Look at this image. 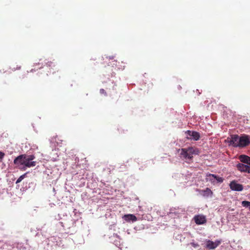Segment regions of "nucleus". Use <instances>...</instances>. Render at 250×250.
Instances as JSON below:
<instances>
[{
    "label": "nucleus",
    "mask_w": 250,
    "mask_h": 250,
    "mask_svg": "<svg viewBox=\"0 0 250 250\" xmlns=\"http://www.w3.org/2000/svg\"><path fill=\"white\" fill-rule=\"evenodd\" d=\"M194 154H196V151L193 147L182 148L181 150L180 155L185 159L191 160Z\"/></svg>",
    "instance_id": "nucleus-1"
},
{
    "label": "nucleus",
    "mask_w": 250,
    "mask_h": 250,
    "mask_svg": "<svg viewBox=\"0 0 250 250\" xmlns=\"http://www.w3.org/2000/svg\"><path fill=\"white\" fill-rule=\"evenodd\" d=\"M206 180L207 182H210L211 183L215 185L218 183H222L224 179L222 177L216 176L214 174H209L207 175Z\"/></svg>",
    "instance_id": "nucleus-2"
},
{
    "label": "nucleus",
    "mask_w": 250,
    "mask_h": 250,
    "mask_svg": "<svg viewBox=\"0 0 250 250\" xmlns=\"http://www.w3.org/2000/svg\"><path fill=\"white\" fill-rule=\"evenodd\" d=\"M239 147H244L250 144V137L246 134H243L239 137Z\"/></svg>",
    "instance_id": "nucleus-3"
},
{
    "label": "nucleus",
    "mask_w": 250,
    "mask_h": 250,
    "mask_svg": "<svg viewBox=\"0 0 250 250\" xmlns=\"http://www.w3.org/2000/svg\"><path fill=\"white\" fill-rule=\"evenodd\" d=\"M229 145L234 147H239V136L238 135H231L230 138H228Z\"/></svg>",
    "instance_id": "nucleus-4"
},
{
    "label": "nucleus",
    "mask_w": 250,
    "mask_h": 250,
    "mask_svg": "<svg viewBox=\"0 0 250 250\" xmlns=\"http://www.w3.org/2000/svg\"><path fill=\"white\" fill-rule=\"evenodd\" d=\"M186 134V138L188 140H194L197 141L199 140L200 138V135L198 132L196 131H193L190 130H188L185 132Z\"/></svg>",
    "instance_id": "nucleus-5"
},
{
    "label": "nucleus",
    "mask_w": 250,
    "mask_h": 250,
    "mask_svg": "<svg viewBox=\"0 0 250 250\" xmlns=\"http://www.w3.org/2000/svg\"><path fill=\"white\" fill-rule=\"evenodd\" d=\"M221 242V240H217L214 242L211 240H207L206 241V247L209 250H213L220 245Z\"/></svg>",
    "instance_id": "nucleus-6"
},
{
    "label": "nucleus",
    "mask_w": 250,
    "mask_h": 250,
    "mask_svg": "<svg viewBox=\"0 0 250 250\" xmlns=\"http://www.w3.org/2000/svg\"><path fill=\"white\" fill-rule=\"evenodd\" d=\"M24 158L25 156L24 154H21L18 157H17L14 160V164L16 165V166H24Z\"/></svg>",
    "instance_id": "nucleus-7"
},
{
    "label": "nucleus",
    "mask_w": 250,
    "mask_h": 250,
    "mask_svg": "<svg viewBox=\"0 0 250 250\" xmlns=\"http://www.w3.org/2000/svg\"><path fill=\"white\" fill-rule=\"evenodd\" d=\"M230 188L235 191H241L243 189L242 185L239 184L235 181L231 182L229 184Z\"/></svg>",
    "instance_id": "nucleus-8"
},
{
    "label": "nucleus",
    "mask_w": 250,
    "mask_h": 250,
    "mask_svg": "<svg viewBox=\"0 0 250 250\" xmlns=\"http://www.w3.org/2000/svg\"><path fill=\"white\" fill-rule=\"evenodd\" d=\"M237 169L241 172L250 173V166L246 165L243 164L239 163L237 165Z\"/></svg>",
    "instance_id": "nucleus-9"
},
{
    "label": "nucleus",
    "mask_w": 250,
    "mask_h": 250,
    "mask_svg": "<svg viewBox=\"0 0 250 250\" xmlns=\"http://www.w3.org/2000/svg\"><path fill=\"white\" fill-rule=\"evenodd\" d=\"M124 220L127 222H135L137 221V217L133 214H125L123 216Z\"/></svg>",
    "instance_id": "nucleus-10"
},
{
    "label": "nucleus",
    "mask_w": 250,
    "mask_h": 250,
    "mask_svg": "<svg viewBox=\"0 0 250 250\" xmlns=\"http://www.w3.org/2000/svg\"><path fill=\"white\" fill-rule=\"evenodd\" d=\"M239 159L242 163L250 166V157L245 155H241L239 156Z\"/></svg>",
    "instance_id": "nucleus-11"
},
{
    "label": "nucleus",
    "mask_w": 250,
    "mask_h": 250,
    "mask_svg": "<svg viewBox=\"0 0 250 250\" xmlns=\"http://www.w3.org/2000/svg\"><path fill=\"white\" fill-rule=\"evenodd\" d=\"M36 162L33 161L32 160V161L29 162L28 163H26L25 164V166H23L22 167H21L20 169L22 170H25L26 169V167H35L36 166Z\"/></svg>",
    "instance_id": "nucleus-12"
},
{
    "label": "nucleus",
    "mask_w": 250,
    "mask_h": 250,
    "mask_svg": "<svg viewBox=\"0 0 250 250\" xmlns=\"http://www.w3.org/2000/svg\"><path fill=\"white\" fill-rule=\"evenodd\" d=\"M194 220L198 225L203 224V216L196 215L194 217Z\"/></svg>",
    "instance_id": "nucleus-13"
},
{
    "label": "nucleus",
    "mask_w": 250,
    "mask_h": 250,
    "mask_svg": "<svg viewBox=\"0 0 250 250\" xmlns=\"http://www.w3.org/2000/svg\"><path fill=\"white\" fill-rule=\"evenodd\" d=\"M25 158H24V166H25V164L26 163H28L29 162L35 159V157L33 155H27L26 154H24Z\"/></svg>",
    "instance_id": "nucleus-14"
},
{
    "label": "nucleus",
    "mask_w": 250,
    "mask_h": 250,
    "mask_svg": "<svg viewBox=\"0 0 250 250\" xmlns=\"http://www.w3.org/2000/svg\"><path fill=\"white\" fill-rule=\"evenodd\" d=\"M212 194V192L211 190L208 188H207L206 190H204V196H211Z\"/></svg>",
    "instance_id": "nucleus-15"
},
{
    "label": "nucleus",
    "mask_w": 250,
    "mask_h": 250,
    "mask_svg": "<svg viewBox=\"0 0 250 250\" xmlns=\"http://www.w3.org/2000/svg\"><path fill=\"white\" fill-rule=\"evenodd\" d=\"M242 205L246 208H249L250 206V202L247 201H243L242 202Z\"/></svg>",
    "instance_id": "nucleus-16"
},
{
    "label": "nucleus",
    "mask_w": 250,
    "mask_h": 250,
    "mask_svg": "<svg viewBox=\"0 0 250 250\" xmlns=\"http://www.w3.org/2000/svg\"><path fill=\"white\" fill-rule=\"evenodd\" d=\"M27 174V173H24V174L21 175L17 180L16 183H20L25 177L26 175Z\"/></svg>",
    "instance_id": "nucleus-17"
},
{
    "label": "nucleus",
    "mask_w": 250,
    "mask_h": 250,
    "mask_svg": "<svg viewBox=\"0 0 250 250\" xmlns=\"http://www.w3.org/2000/svg\"><path fill=\"white\" fill-rule=\"evenodd\" d=\"M4 156H5L4 153L2 151H0V162L2 161Z\"/></svg>",
    "instance_id": "nucleus-18"
},
{
    "label": "nucleus",
    "mask_w": 250,
    "mask_h": 250,
    "mask_svg": "<svg viewBox=\"0 0 250 250\" xmlns=\"http://www.w3.org/2000/svg\"><path fill=\"white\" fill-rule=\"evenodd\" d=\"M100 93L102 94H104V95H107L104 89H101L100 90Z\"/></svg>",
    "instance_id": "nucleus-19"
},
{
    "label": "nucleus",
    "mask_w": 250,
    "mask_h": 250,
    "mask_svg": "<svg viewBox=\"0 0 250 250\" xmlns=\"http://www.w3.org/2000/svg\"><path fill=\"white\" fill-rule=\"evenodd\" d=\"M114 58V56H111V57H109V59L110 60H113Z\"/></svg>",
    "instance_id": "nucleus-20"
},
{
    "label": "nucleus",
    "mask_w": 250,
    "mask_h": 250,
    "mask_svg": "<svg viewBox=\"0 0 250 250\" xmlns=\"http://www.w3.org/2000/svg\"><path fill=\"white\" fill-rule=\"evenodd\" d=\"M204 224L206 222V220L205 219V217L204 216Z\"/></svg>",
    "instance_id": "nucleus-21"
},
{
    "label": "nucleus",
    "mask_w": 250,
    "mask_h": 250,
    "mask_svg": "<svg viewBox=\"0 0 250 250\" xmlns=\"http://www.w3.org/2000/svg\"><path fill=\"white\" fill-rule=\"evenodd\" d=\"M192 245L194 246V247H195V245H194V244H193Z\"/></svg>",
    "instance_id": "nucleus-22"
}]
</instances>
